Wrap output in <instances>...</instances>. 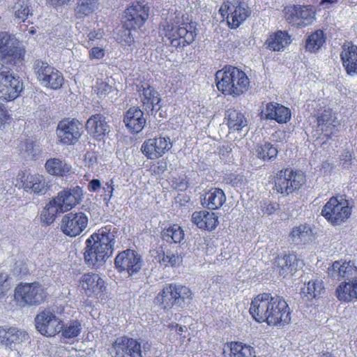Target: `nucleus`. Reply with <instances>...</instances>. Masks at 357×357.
I'll return each instance as SVG.
<instances>
[{"label": "nucleus", "mask_w": 357, "mask_h": 357, "mask_svg": "<svg viewBox=\"0 0 357 357\" xmlns=\"http://www.w3.org/2000/svg\"><path fill=\"white\" fill-rule=\"evenodd\" d=\"M250 313L257 322H266L270 326H281L290 321L286 301L268 293L260 294L252 300Z\"/></svg>", "instance_id": "obj_1"}, {"label": "nucleus", "mask_w": 357, "mask_h": 357, "mask_svg": "<svg viewBox=\"0 0 357 357\" xmlns=\"http://www.w3.org/2000/svg\"><path fill=\"white\" fill-rule=\"evenodd\" d=\"M111 225H105L93 232L85 241L83 257L85 264L91 268L102 267L112 255L115 236Z\"/></svg>", "instance_id": "obj_2"}, {"label": "nucleus", "mask_w": 357, "mask_h": 357, "mask_svg": "<svg viewBox=\"0 0 357 357\" xmlns=\"http://www.w3.org/2000/svg\"><path fill=\"white\" fill-rule=\"evenodd\" d=\"M160 33L170 47L183 50L195 40L197 36V24L184 15L176 16L160 25Z\"/></svg>", "instance_id": "obj_3"}, {"label": "nucleus", "mask_w": 357, "mask_h": 357, "mask_svg": "<svg viewBox=\"0 0 357 357\" xmlns=\"http://www.w3.org/2000/svg\"><path fill=\"white\" fill-rule=\"evenodd\" d=\"M218 91L224 96L234 98L245 95L251 88V81L247 73L241 68L226 65L215 75Z\"/></svg>", "instance_id": "obj_4"}, {"label": "nucleus", "mask_w": 357, "mask_h": 357, "mask_svg": "<svg viewBox=\"0 0 357 357\" xmlns=\"http://www.w3.org/2000/svg\"><path fill=\"white\" fill-rule=\"evenodd\" d=\"M26 49L13 35L0 32V59L13 69L18 71L24 66Z\"/></svg>", "instance_id": "obj_5"}, {"label": "nucleus", "mask_w": 357, "mask_h": 357, "mask_svg": "<svg viewBox=\"0 0 357 357\" xmlns=\"http://www.w3.org/2000/svg\"><path fill=\"white\" fill-rule=\"evenodd\" d=\"M150 8L146 3L137 1L124 10L123 27L128 31L126 38L123 39L126 44L130 45L134 43L131 31L141 29L149 17Z\"/></svg>", "instance_id": "obj_6"}, {"label": "nucleus", "mask_w": 357, "mask_h": 357, "mask_svg": "<svg viewBox=\"0 0 357 357\" xmlns=\"http://www.w3.org/2000/svg\"><path fill=\"white\" fill-rule=\"evenodd\" d=\"M352 206L344 195L332 196L324 205L321 215L332 225H340L351 215Z\"/></svg>", "instance_id": "obj_7"}, {"label": "nucleus", "mask_w": 357, "mask_h": 357, "mask_svg": "<svg viewBox=\"0 0 357 357\" xmlns=\"http://www.w3.org/2000/svg\"><path fill=\"white\" fill-rule=\"evenodd\" d=\"M218 12L231 29L238 28L251 14L250 8L243 0H225Z\"/></svg>", "instance_id": "obj_8"}, {"label": "nucleus", "mask_w": 357, "mask_h": 357, "mask_svg": "<svg viewBox=\"0 0 357 357\" xmlns=\"http://www.w3.org/2000/svg\"><path fill=\"white\" fill-rule=\"evenodd\" d=\"M273 181V189L277 192L288 195L299 190L305 183L306 178L302 172L285 168L278 171Z\"/></svg>", "instance_id": "obj_9"}, {"label": "nucleus", "mask_w": 357, "mask_h": 357, "mask_svg": "<svg viewBox=\"0 0 357 357\" xmlns=\"http://www.w3.org/2000/svg\"><path fill=\"white\" fill-rule=\"evenodd\" d=\"M285 21L297 29L311 25L316 20L317 11L312 5L289 4L282 10Z\"/></svg>", "instance_id": "obj_10"}, {"label": "nucleus", "mask_w": 357, "mask_h": 357, "mask_svg": "<svg viewBox=\"0 0 357 357\" xmlns=\"http://www.w3.org/2000/svg\"><path fill=\"white\" fill-rule=\"evenodd\" d=\"M33 70L37 80L47 88L57 90L64 83L62 73L45 61L36 59L33 64Z\"/></svg>", "instance_id": "obj_11"}, {"label": "nucleus", "mask_w": 357, "mask_h": 357, "mask_svg": "<svg viewBox=\"0 0 357 357\" xmlns=\"http://www.w3.org/2000/svg\"><path fill=\"white\" fill-rule=\"evenodd\" d=\"M23 90V82L13 75L10 70L0 63V100L12 101L18 98Z\"/></svg>", "instance_id": "obj_12"}, {"label": "nucleus", "mask_w": 357, "mask_h": 357, "mask_svg": "<svg viewBox=\"0 0 357 357\" xmlns=\"http://www.w3.org/2000/svg\"><path fill=\"white\" fill-rule=\"evenodd\" d=\"M36 330L43 335L52 337L60 333L63 321L59 318L52 307L40 311L35 317Z\"/></svg>", "instance_id": "obj_13"}, {"label": "nucleus", "mask_w": 357, "mask_h": 357, "mask_svg": "<svg viewBox=\"0 0 357 357\" xmlns=\"http://www.w3.org/2000/svg\"><path fill=\"white\" fill-rule=\"evenodd\" d=\"M82 129V124L78 119L66 117L59 122L56 135L62 144L74 145L81 137Z\"/></svg>", "instance_id": "obj_14"}, {"label": "nucleus", "mask_w": 357, "mask_h": 357, "mask_svg": "<svg viewBox=\"0 0 357 357\" xmlns=\"http://www.w3.org/2000/svg\"><path fill=\"white\" fill-rule=\"evenodd\" d=\"M89 218L84 212H69L64 215L61 221V230L69 237L80 235L87 227Z\"/></svg>", "instance_id": "obj_15"}, {"label": "nucleus", "mask_w": 357, "mask_h": 357, "mask_svg": "<svg viewBox=\"0 0 357 357\" xmlns=\"http://www.w3.org/2000/svg\"><path fill=\"white\" fill-rule=\"evenodd\" d=\"M142 259L135 250L127 249L120 252L114 259V266L120 273L132 275L142 268Z\"/></svg>", "instance_id": "obj_16"}, {"label": "nucleus", "mask_w": 357, "mask_h": 357, "mask_svg": "<svg viewBox=\"0 0 357 357\" xmlns=\"http://www.w3.org/2000/svg\"><path fill=\"white\" fill-rule=\"evenodd\" d=\"M317 126L326 139H331L337 132L340 126L336 113L329 107L324 106L314 114Z\"/></svg>", "instance_id": "obj_17"}, {"label": "nucleus", "mask_w": 357, "mask_h": 357, "mask_svg": "<svg viewBox=\"0 0 357 357\" xmlns=\"http://www.w3.org/2000/svg\"><path fill=\"white\" fill-rule=\"evenodd\" d=\"M109 351L112 357H143L140 343L126 336L117 337Z\"/></svg>", "instance_id": "obj_18"}, {"label": "nucleus", "mask_w": 357, "mask_h": 357, "mask_svg": "<svg viewBox=\"0 0 357 357\" xmlns=\"http://www.w3.org/2000/svg\"><path fill=\"white\" fill-rule=\"evenodd\" d=\"M172 147L169 137H155L146 139L141 146L142 153L150 160H157L162 157Z\"/></svg>", "instance_id": "obj_19"}, {"label": "nucleus", "mask_w": 357, "mask_h": 357, "mask_svg": "<svg viewBox=\"0 0 357 357\" xmlns=\"http://www.w3.org/2000/svg\"><path fill=\"white\" fill-rule=\"evenodd\" d=\"M15 186L31 191L35 194H44L47 190V182L44 176L39 174H31L26 171H20L16 176Z\"/></svg>", "instance_id": "obj_20"}, {"label": "nucleus", "mask_w": 357, "mask_h": 357, "mask_svg": "<svg viewBox=\"0 0 357 357\" xmlns=\"http://www.w3.org/2000/svg\"><path fill=\"white\" fill-rule=\"evenodd\" d=\"M83 196L82 188L79 185L73 188H66L59 192L57 195L53 197V203H56L61 211L68 212L80 204Z\"/></svg>", "instance_id": "obj_21"}, {"label": "nucleus", "mask_w": 357, "mask_h": 357, "mask_svg": "<svg viewBox=\"0 0 357 357\" xmlns=\"http://www.w3.org/2000/svg\"><path fill=\"white\" fill-rule=\"evenodd\" d=\"M29 339V334L24 331L13 327L8 329L0 327V343L8 351L18 352L22 344Z\"/></svg>", "instance_id": "obj_22"}, {"label": "nucleus", "mask_w": 357, "mask_h": 357, "mask_svg": "<svg viewBox=\"0 0 357 357\" xmlns=\"http://www.w3.org/2000/svg\"><path fill=\"white\" fill-rule=\"evenodd\" d=\"M261 118L275 121L279 124H284L290 121L291 119V109L277 102H269L265 105L264 108L260 112Z\"/></svg>", "instance_id": "obj_23"}, {"label": "nucleus", "mask_w": 357, "mask_h": 357, "mask_svg": "<svg viewBox=\"0 0 357 357\" xmlns=\"http://www.w3.org/2000/svg\"><path fill=\"white\" fill-rule=\"evenodd\" d=\"M86 130L93 139L100 141L109 132V126L106 118L101 114L91 116L86 123Z\"/></svg>", "instance_id": "obj_24"}, {"label": "nucleus", "mask_w": 357, "mask_h": 357, "mask_svg": "<svg viewBox=\"0 0 357 357\" xmlns=\"http://www.w3.org/2000/svg\"><path fill=\"white\" fill-rule=\"evenodd\" d=\"M123 122L131 133H139L144 128L146 119L138 107H130L123 116Z\"/></svg>", "instance_id": "obj_25"}, {"label": "nucleus", "mask_w": 357, "mask_h": 357, "mask_svg": "<svg viewBox=\"0 0 357 357\" xmlns=\"http://www.w3.org/2000/svg\"><path fill=\"white\" fill-rule=\"evenodd\" d=\"M137 92L143 108L147 112L153 111L160 102V98L155 89L149 83L143 82L137 86Z\"/></svg>", "instance_id": "obj_26"}, {"label": "nucleus", "mask_w": 357, "mask_h": 357, "mask_svg": "<svg viewBox=\"0 0 357 357\" xmlns=\"http://www.w3.org/2000/svg\"><path fill=\"white\" fill-rule=\"evenodd\" d=\"M191 221L199 229L208 231L215 230L219 225L218 216L216 213L206 210L193 212Z\"/></svg>", "instance_id": "obj_27"}, {"label": "nucleus", "mask_w": 357, "mask_h": 357, "mask_svg": "<svg viewBox=\"0 0 357 357\" xmlns=\"http://www.w3.org/2000/svg\"><path fill=\"white\" fill-rule=\"evenodd\" d=\"M289 239L297 245H305L314 241L313 228L307 223L294 226L289 234Z\"/></svg>", "instance_id": "obj_28"}, {"label": "nucleus", "mask_w": 357, "mask_h": 357, "mask_svg": "<svg viewBox=\"0 0 357 357\" xmlns=\"http://www.w3.org/2000/svg\"><path fill=\"white\" fill-rule=\"evenodd\" d=\"M340 59L346 73L349 75H357V46L350 43L343 45Z\"/></svg>", "instance_id": "obj_29"}, {"label": "nucleus", "mask_w": 357, "mask_h": 357, "mask_svg": "<svg viewBox=\"0 0 357 357\" xmlns=\"http://www.w3.org/2000/svg\"><path fill=\"white\" fill-rule=\"evenodd\" d=\"M291 43V37L287 31L278 30L271 33L264 43L267 50L282 52Z\"/></svg>", "instance_id": "obj_30"}, {"label": "nucleus", "mask_w": 357, "mask_h": 357, "mask_svg": "<svg viewBox=\"0 0 357 357\" xmlns=\"http://www.w3.org/2000/svg\"><path fill=\"white\" fill-rule=\"evenodd\" d=\"M202 197V206L211 211L220 208L227 199L225 192L219 188H211Z\"/></svg>", "instance_id": "obj_31"}, {"label": "nucleus", "mask_w": 357, "mask_h": 357, "mask_svg": "<svg viewBox=\"0 0 357 357\" xmlns=\"http://www.w3.org/2000/svg\"><path fill=\"white\" fill-rule=\"evenodd\" d=\"M298 259L295 254L278 255L274 260V266L277 267L280 275L285 277L288 274L293 275L297 271Z\"/></svg>", "instance_id": "obj_32"}, {"label": "nucleus", "mask_w": 357, "mask_h": 357, "mask_svg": "<svg viewBox=\"0 0 357 357\" xmlns=\"http://www.w3.org/2000/svg\"><path fill=\"white\" fill-rule=\"evenodd\" d=\"M45 168L50 175L60 178L70 176L73 173L72 165L59 158L48 159L45 164Z\"/></svg>", "instance_id": "obj_33"}, {"label": "nucleus", "mask_w": 357, "mask_h": 357, "mask_svg": "<svg viewBox=\"0 0 357 357\" xmlns=\"http://www.w3.org/2000/svg\"><path fill=\"white\" fill-rule=\"evenodd\" d=\"M14 300L20 307L38 305L44 302L45 291H14Z\"/></svg>", "instance_id": "obj_34"}, {"label": "nucleus", "mask_w": 357, "mask_h": 357, "mask_svg": "<svg viewBox=\"0 0 357 357\" xmlns=\"http://www.w3.org/2000/svg\"><path fill=\"white\" fill-rule=\"evenodd\" d=\"M107 284L101 275L93 272L84 273L79 281L82 290H105Z\"/></svg>", "instance_id": "obj_35"}, {"label": "nucleus", "mask_w": 357, "mask_h": 357, "mask_svg": "<svg viewBox=\"0 0 357 357\" xmlns=\"http://www.w3.org/2000/svg\"><path fill=\"white\" fill-rule=\"evenodd\" d=\"M328 270L331 275L338 280L340 278L349 279L357 274V267L351 261L343 263L341 261H335Z\"/></svg>", "instance_id": "obj_36"}, {"label": "nucleus", "mask_w": 357, "mask_h": 357, "mask_svg": "<svg viewBox=\"0 0 357 357\" xmlns=\"http://www.w3.org/2000/svg\"><path fill=\"white\" fill-rule=\"evenodd\" d=\"M185 234L182 227L178 224H172L164 227L160 232L162 241L169 244H178L184 239Z\"/></svg>", "instance_id": "obj_37"}, {"label": "nucleus", "mask_w": 357, "mask_h": 357, "mask_svg": "<svg viewBox=\"0 0 357 357\" xmlns=\"http://www.w3.org/2000/svg\"><path fill=\"white\" fill-rule=\"evenodd\" d=\"M225 121L229 130L232 131H240L247 126L244 115L235 109H229L226 111Z\"/></svg>", "instance_id": "obj_38"}, {"label": "nucleus", "mask_w": 357, "mask_h": 357, "mask_svg": "<svg viewBox=\"0 0 357 357\" xmlns=\"http://www.w3.org/2000/svg\"><path fill=\"white\" fill-rule=\"evenodd\" d=\"M155 258L161 266H164L176 267L182 262V258L178 252L174 253L169 250L165 251L162 246L156 250Z\"/></svg>", "instance_id": "obj_39"}, {"label": "nucleus", "mask_w": 357, "mask_h": 357, "mask_svg": "<svg viewBox=\"0 0 357 357\" xmlns=\"http://www.w3.org/2000/svg\"><path fill=\"white\" fill-rule=\"evenodd\" d=\"M326 36L324 31L317 29L310 34L305 40V47L310 53L317 52L324 45Z\"/></svg>", "instance_id": "obj_40"}, {"label": "nucleus", "mask_w": 357, "mask_h": 357, "mask_svg": "<svg viewBox=\"0 0 357 357\" xmlns=\"http://www.w3.org/2000/svg\"><path fill=\"white\" fill-rule=\"evenodd\" d=\"M255 151L257 158L264 161L273 160L278 153V149L270 142L257 144Z\"/></svg>", "instance_id": "obj_41"}, {"label": "nucleus", "mask_w": 357, "mask_h": 357, "mask_svg": "<svg viewBox=\"0 0 357 357\" xmlns=\"http://www.w3.org/2000/svg\"><path fill=\"white\" fill-rule=\"evenodd\" d=\"M98 0H78L75 8L77 18L89 16L95 12L98 7Z\"/></svg>", "instance_id": "obj_42"}, {"label": "nucleus", "mask_w": 357, "mask_h": 357, "mask_svg": "<svg viewBox=\"0 0 357 357\" xmlns=\"http://www.w3.org/2000/svg\"><path fill=\"white\" fill-rule=\"evenodd\" d=\"M180 298V291H162L155 298V302L166 309L171 308L175 303H178Z\"/></svg>", "instance_id": "obj_43"}, {"label": "nucleus", "mask_w": 357, "mask_h": 357, "mask_svg": "<svg viewBox=\"0 0 357 357\" xmlns=\"http://www.w3.org/2000/svg\"><path fill=\"white\" fill-rule=\"evenodd\" d=\"M64 213L61 211L56 203H53V198L46 204L43 210L40 219L41 221L47 225H50L54 222L58 214Z\"/></svg>", "instance_id": "obj_44"}, {"label": "nucleus", "mask_w": 357, "mask_h": 357, "mask_svg": "<svg viewBox=\"0 0 357 357\" xmlns=\"http://www.w3.org/2000/svg\"><path fill=\"white\" fill-rule=\"evenodd\" d=\"M230 357H255L253 347L242 342H231Z\"/></svg>", "instance_id": "obj_45"}, {"label": "nucleus", "mask_w": 357, "mask_h": 357, "mask_svg": "<svg viewBox=\"0 0 357 357\" xmlns=\"http://www.w3.org/2000/svg\"><path fill=\"white\" fill-rule=\"evenodd\" d=\"M15 16L20 22H24L30 12V3L29 0H17L14 6Z\"/></svg>", "instance_id": "obj_46"}, {"label": "nucleus", "mask_w": 357, "mask_h": 357, "mask_svg": "<svg viewBox=\"0 0 357 357\" xmlns=\"http://www.w3.org/2000/svg\"><path fill=\"white\" fill-rule=\"evenodd\" d=\"M82 331L81 323L77 320H72L61 330L62 335L66 338L77 337Z\"/></svg>", "instance_id": "obj_47"}, {"label": "nucleus", "mask_w": 357, "mask_h": 357, "mask_svg": "<svg viewBox=\"0 0 357 357\" xmlns=\"http://www.w3.org/2000/svg\"><path fill=\"white\" fill-rule=\"evenodd\" d=\"M93 91L99 97L105 96L109 94L112 91V86L105 82H97L95 86L93 87Z\"/></svg>", "instance_id": "obj_48"}, {"label": "nucleus", "mask_w": 357, "mask_h": 357, "mask_svg": "<svg viewBox=\"0 0 357 357\" xmlns=\"http://www.w3.org/2000/svg\"><path fill=\"white\" fill-rule=\"evenodd\" d=\"M227 181L233 187L242 188L244 187L248 181L243 174H230L227 176Z\"/></svg>", "instance_id": "obj_49"}, {"label": "nucleus", "mask_w": 357, "mask_h": 357, "mask_svg": "<svg viewBox=\"0 0 357 357\" xmlns=\"http://www.w3.org/2000/svg\"><path fill=\"white\" fill-rule=\"evenodd\" d=\"M353 164V156L350 151H344L340 155V165L343 169H349Z\"/></svg>", "instance_id": "obj_50"}, {"label": "nucleus", "mask_w": 357, "mask_h": 357, "mask_svg": "<svg viewBox=\"0 0 357 357\" xmlns=\"http://www.w3.org/2000/svg\"><path fill=\"white\" fill-rule=\"evenodd\" d=\"M167 169V163L165 160H161L153 162L149 170L151 172V174L153 175H161Z\"/></svg>", "instance_id": "obj_51"}, {"label": "nucleus", "mask_w": 357, "mask_h": 357, "mask_svg": "<svg viewBox=\"0 0 357 357\" xmlns=\"http://www.w3.org/2000/svg\"><path fill=\"white\" fill-rule=\"evenodd\" d=\"M105 36V31L103 29L100 28L98 29H93L89 31L87 34L88 44L92 45L95 41L100 40Z\"/></svg>", "instance_id": "obj_52"}, {"label": "nucleus", "mask_w": 357, "mask_h": 357, "mask_svg": "<svg viewBox=\"0 0 357 357\" xmlns=\"http://www.w3.org/2000/svg\"><path fill=\"white\" fill-rule=\"evenodd\" d=\"M105 56V50L100 47H93L89 51V59L90 60H100Z\"/></svg>", "instance_id": "obj_53"}, {"label": "nucleus", "mask_w": 357, "mask_h": 357, "mask_svg": "<svg viewBox=\"0 0 357 357\" xmlns=\"http://www.w3.org/2000/svg\"><path fill=\"white\" fill-rule=\"evenodd\" d=\"M261 207L264 213L271 215L278 209L279 204L269 200H265L262 202Z\"/></svg>", "instance_id": "obj_54"}, {"label": "nucleus", "mask_w": 357, "mask_h": 357, "mask_svg": "<svg viewBox=\"0 0 357 357\" xmlns=\"http://www.w3.org/2000/svg\"><path fill=\"white\" fill-rule=\"evenodd\" d=\"M11 120L12 116L8 110L3 104L0 103V128L10 122Z\"/></svg>", "instance_id": "obj_55"}, {"label": "nucleus", "mask_w": 357, "mask_h": 357, "mask_svg": "<svg viewBox=\"0 0 357 357\" xmlns=\"http://www.w3.org/2000/svg\"><path fill=\"white\" fill-rule=\"evenodd\" d=\"M114 181L113 178L107 181L105 183V187L103 188L105 192V199L109 200L113 197V192L114 190Z\"/></svg>", "instance_id": "obj_56"}, {"label": "nucleus", "mask_w": 357, "mask_h": 357, "mask_svg": "<svg viewBox=\"0 0 357 357\" xmlns=\"http://www.w3.org/2000/svg\"><path fill=\"white\" fill-rule=\"evenodd\" d=\"M324 282L318 278L310 280L307 284V290H323Z\"/></svg>", "instance_id": "obj_57"}, {"label": "nucleus", "mask_w": 357, "mask_h": 357, "mask_svg": "<svg viewBox=\"0 0 357 357\" xmlns=\"http://www.w3.org/2000/svg\"><path fill=\"white\" fill-rule=\"evenodd\" d=\"M336 290H357V278L349 282H344L340 283Z\"/></svg>", "instance_id": "obj_58"}, {"label": "nucleus", "mask_w": 357, "mask_h": 357, "mask_svg": "<svg viewBox=\"0 0 357 357\" xmlns=\"http://www.w3.org/2000/svg\"><path fill=\"white\" fill-rule=\"evenodd\" d=\"M337 298L341 301L344 302H350L351 301V295L350 294H355L357 291H335Z\"/></svg>", "instance_id": "obj_59"}, {"label": "nucleus", "mask_w": 357, "mask_h": 357, "mask_svg": "<svg viewBox=\"0 0 357 357\" xmlns=\"http://www.w3.org/2000/svg\"><path fill=\"white\" fill-rule=\"evenodd\" d=\"M101 187V182L99 179L93 178L92 179L88 185V190L91 192H95L98 190H99Z\"/></svg>", "instance_id": "obj_60"}, {"label": "nucleus", "mask_w": 357, "mask_h": 357, "mask_svg": "<svg viewBox=\"0 0 357 357\" xmlns=\"http://www.w3.org/2000/svg\"><path fill=\"white\" fill-rule=\"evenodd\" d=\"M315 291H301V298L305 301L310 300L316 297Z\"/></svg>", "instance_id": "obj_61"}, {"label": "nucleus", "mask_w": 357, "mask_h": 357, "mask_svg": "<svg viewBox=\"0 0 357 357\" xmlns=\"http://www.w3.org/2000/svg\"><path fill=\"white\" fill-rule=\"evenodd\" d=\"M70 0H48V1L54 6H61L67 4Z\"/></svg>", "instance_id": "obj_62"}, {"label": "nucleus", "mask_w": 357, "mask_h": 357, "mask_svg": "<svg viewBox=\"0 0 357 357\" xmlns=\"http://www.w3.org/2000/svg\"><path fill=\"white\" fill-rule=\"evenodd\" d=\"M338 0H321V5H332L336 3Z\"/></svg>", "instance_id": "obj_63"}, {"label": "nucleus", "mask_w": 357, "mask_h": 357, "mask_svg": "<svg viewBox=\"0 0 357 357\" xmlns=\"http://www.w3.org/2000/svg\"><path fill=\"white\" fill-rule=\"evenodd\" d=\"M183 288V287L182 286H177L176 284H169V290H175V291H177V290H182V289Z\"/></svg>", "instance_id": "obj_64"}]
</instances>
